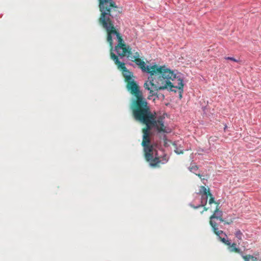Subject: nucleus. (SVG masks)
I'll use <instances>...</instances> for the list:
<instances>
[{"mask_svg": "<svg viewBox=\"0 0 261 261\" xmlns=\"http://www.w3.org/2000/svg\"><path fill=\"white\" fill-rule=\"evenodd\" d=\"M100 11L101 14L99 22L107 32V41L110 48L111 58L117 65L118 69L122 71L125 82L126 83L131 80L133 74L127 69L125 64L121 62L118 57L113 52V35H115L118 40V44L115 46V50L118 55L124 57L127 54L132 61L138 65L143 72L149 74L148 80L144 84V87L150 91L151 96L156 95L159 90L163 89V66L156 64L152 66L146 65L145 62L140 58L139 53L136 52L135 55H132V49L126 45L121 34L116 29L112 20V18L120 13L117 5L101 10Z\"/></svg>", "mask_w": 261, "mask_h": 261, "instance_id": "1", "label": "nucleus"}, {"mask_svg": "<svg viewBox=\"0 0 261 261\" xmlns=\"http://www.w3.org/2000/svg\"><path fill=\"white\" fill-rule=\"evenodd\" d=\"M127 88L136 97L131 105V109L135 118L145 124L143 129V140L144 157L147 162L152 167H159L161 163L156 150L150 144L149 131L152 127H156L159 131H163L162 120H156V117L150 111L147 102L139 90V87L134 80L126 82Z\"/></svg>", "mask_w": 261, "mask_h": 261, "instance_id": "2", "label": "nucleus"}, {"mask_svg": "<svg viewBox=\"0 0 261 261\" xmlns=\"http://www.w3.org/2000/svg\"><path fill=\"white\" fill-rule=\"evenodd\" d=\"M177 71L171 70L164 65V89H166L175 93L177 92L181 99L184 92V80L180 75H177Z\"/></svg>", "mask_w": 261, "mask_h": 261, "instance_id": "3", "label": "nucleus"}, {"mask_svg": "<svg viewBox=\"0 0 261 261\" xmlns=\"http://www.w3.org/2000/svg\"><path fill=\"white\" fill-rule=\"evenodd\" d=\"M196 194L193 203L190 204L191 207L195 209L205 206L208 199L207 189L204 186H201L199 192Z\"/></svg>", "mask_w": 261, "mask_h": 261, "instance_id": "4", "label": "nucleus"}, {"mask_svg": "<svg viewBox=\"0 0 261 261\" xmlns=\"http://www.w3.org/2000/svg\"><path fill=\"white\" fill-rule=\"evenodd\" d=\"M220 203H218L213 214L210 217V224L212 228H215V230H217V227L218 226L215 220H218L220 222L225 221L223 218V212L220 210Z\"/></svg>", "mask_w": 261, "mask_h": 261, "instance_id": "5", "label": "nucleus"}, {"mask_svg": "<svg viewBox=\"0 0 261 261\" xmlns=\"http://www.w3.org/2000/svg\"><path fill=\"white\" fill-rule=\"evenodd\" d=\"M171 144L174 148V151L177 154L183 153V149H180L178 147V144L176 142L170 140L168 139V137L164 134V147L169 146Z\"/></svg>", "mask_w": 261, "mask_h": 261, "instance_id": "6", "label": "nucleus"}, {"mask_svg": "<svg viewBox=\"0 0 261 261\" xmlns=\"http://www.w3.org/2000/svg\"><path fill=\"white\" fill-rule=\"evenodd\" d=\"M214 232L218 236L219 239L223 243L226 245L230 244V240L228 239V237L226 233L222 230H219L218 226L217 227V230L215 228H212Z\"/></svg>", "mask_w": 261, "mask_h": 261, "instance_id": "7", "label": "nucleus"}, {"mask_svg": "<svg viewBox=\"0 0 261 261\" xmlns=\"http://www.w3.org/2000/svg\"><path fill=\"white\" fill-rule=\"evenodd\" d=\"M99 3L100 11L116 5L112 0H99Z\"/></svg>", "mask_w": 261, "mask_h": 261, "instance_id": "8", "label": "nucleus"}, {"mask_svg": "<svg viewBox=\"0 0 261 261\" xmlns=\"http://www.w3.org/2000/svg\"><path fill=\"white\" fill-rule=\"evenodd\" d=\"M228 246V249L230 252H235L240 254L241 256L244 254L243 252L239 248L237 247V244L235 243H231V240H230V244L227 245Z\"/></svg>", "mask_w": 261, "mask_h": 261, "instance_id": "9", "label": "nucleus"}, {"mask_svg": "<svg viewBox=\"0 0 261 261\" xmlns=\"http://www.w3.org/2000/svg\"><path fill=\"white\" fill-rule=\"evenodd\" d=\"M245 261H257V258L252 255H245L242 256Z\"/></svg>", "mask_w": 261, "mask_h": 261, "instance_id": "10", "label": "nucleus"}, {"mask_svg": "<svg viewBox=\"0 0 261 261\" xmlns=\"http://www.w3.org/2000/svg\"><path fill=\"white\" fill-rule=\"evenodd\" d=\"M188 169L191 172L195 173V172L198 170V167L197 165H193V163H191V165Z\"/></svg>", "mask_w": 261, "mask_h": 261, "instance_id": "11", "label": "nucleus"}, {"mask_svg": "<svg viewBox=\"0 0 261 261\" xmlns=\"http://www.w3.org/2000/svg\"><path fill=\"white\" fill-rule=\"evenodd\" d=\"M234 234L238 240L241 241L242 240V237L243 234L240 229L237 230Z\"/></svg>", "mask_w": 261, "mask_h": 261, "instance_id": "12", "label": "nucleus"}, {"mask_svg": "<svg viewBox=\"0 0 261 261\" xmlns=\"http://www.w3.org/2000/svg\"><path fill=\"white\" fill-rule=\"evenodd\" d=\"M208 193H207L208 195H209L210 196V198L208 201L209 204H211L213 203H215L217 204L218 203L215 201V198L213 197L212 194L210 192V191H208Z\"/></svg>", "mask_w": 261, "mask_h": 261, "instance_id": "13", "label": "nucleus"}, {"mask_svg": "<svg viewBox=\"0 0 261 261\" xmlns=\"http://www.w3.org/2000/svg\"><path fill=\"white\" fill-rule=\"evenodd\" d=\"M225 59L227 60H231L233 62H237V63L240 62L239 60L236 59L233 57H225Z\"/></svg>", "mask_w": 261, "mask_h": 261, "instance_id": "14", "label": "nucleus"}, {"mask_svg": "<svg viewBox=\"0 0 261 261\" xmlns=\"http://www.w3.org/2000/svg\"><path fill=\"white\" fill-rule=\"evenodd\" d=\"M172 132V128L169 127L164 126V134L171 133Z\"/></svg>", "mask_w": 261, "mask_h": 261, "instance_id": "15", "label": "nucleus"}, {"mask_svg": "<svg viewBox=\"0 0 261 261\" xmlns=\"http://www.w3.org/2000/svg\"><path fill=\"white\" fill-rule=\"evenodd\" d=\"M164 162L166 161V162H168V160H169V157H166V155L164 154Z\"/></svg>", "mask_w": 261, "mask_h": 261, "instance_id": "16", "label": "nucleus"}, {"mask_svg": "<svg viewBox=\"0 0 261 261\" xmlns=\"http://www.w3.org/2000/svg\"><path fill=\"white\" fill-rule=\"evenodd\" d=\"M196 175H197L198 177H199L200 178H201V177H202V175L200 174H196L195 173Z\"/></svg>", "mask_w": 261, "mask_h": 261, "instance_id": "17", "label": "nucleus"}, {"mask_svg": "<svg viewBox=\"0 0 261 261\" xmlns=\"http://www.w3.org/2000/svg\"><path fill=\"white\" fill-rule=\"evenodd\" d=\"M227 127V125L225 124V126H224V131H225V130H226V129Z\"/></svg>", "mask_w": 261, "mask_h": 261, "instance_id": "18", "label": "nucleus"}, {"mask_svg": "<svg viewBox=\"0 0 261 261\" xmlns=\"http://www.w3.org/2000/svg\"><path fill=\"white\" fill-rule=\"evenodd\" d=\"M201 180H202V181L203 182V184H205V183H204V180H205V179L204 178H201Z\"/></svg>", "mask_w": 261, "mask_h": 261, "instance_id": "19", "label": "nucleus"}, {"mask_svg": "<svg viewBox=\"0 0 261 261\" xmlns=\"http://www.w3.org/2000/svg\"><path fill=\"white\" fill-rule=\"evenodd\" d=\"M225 224H230V223H229V222H225Z\"/></svg>", "mask_w": 261, "mask_h": 261, "instance_id": "20", "label": "nucleus"}, {"mask_svg": "<svg viewBox=\"0 0 261 261\" xmlns=\"http://www.w3.org/2000/svg\"><path fill=\"white\" fill-rule=\"evenodd\" d=\"M164 116H165V115H166V116H167V114L166 113H164Z\"/></svg>", "mask_w": 261, "mask_h": 261, "instance_id": "21", "label": "nucleus"}, {"mask_svg": "<svg viewBox=\"0 0 261 261\" xmlns=\"http://www.w3.org/2000/svg\"><path fill=\"white\" fill-rule=\"evenodd\" d=\"M207 209H208V208H204V210H205V211L207 210Z\"/></svg>", "mask_w": 261, "mask_h": 261, "instance_id": "22", "label": "nucleus"}]
</instances>
